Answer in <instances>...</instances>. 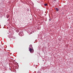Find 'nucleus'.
I'll list each match as a JSON object with an SVG mask.
<instances>
[{"label":"nucleus","instance_id":"1","mask_svg":"<svg viewBox=\"0 0 73 73\" xmlns=\"http://www.w3.org/2000/svg\"><path fill=\"white\" fill-rule=\"evenodd\" d=\"M29 51H30V53H33V51H34V50H33V49L32 50V48H29Z\"/></svg>","mask_w":73,"mask_h":73},{"label":"nucleus","instance_id":"2","mask_svg":"<svg viewBox=\"0 0 73 73\" xmlns=\"http://www.w3.org/2000/svg\"><path fill=\"white\" fill-rule=\"evenodd\" d=\"M55 10H56V11L57 12H58V11H59V9H58V8H55Z\"/></svg>","mask_w":73,"mask_h":73},{"label":"nucleus","instance_id":"3","mask_svg":"<svg viewBox=\"0 0 73 73\" xmlns=\"http://www.w3.org/2000/svg\"><path fill=\"white\" fill-rule=\"evenodd\" d=\"M44 6H47V5H48V4H47V3L45 4H44Z\"/></svg>","mask_w":73,"mask_h":73},{"label":"nucleus","instance_id":"4","mask_svg":"<svg viewBox=\"0 0 73 73\" xmlns=\"http://www.w3.org/2000/svg\"><path fill=\"white\" fill-rule=\"evenodd\" d=\"M30 46H32V45H30Z\"/></svg>","mask_w":73,"mask_h":73},{"label":"nucleus","instance_id":"5","mask_svg":"<svg viewBox=\"0 0 73 73\" xmlns=\"http://www.w3.org/2000/svg\"><path fill=\"white\" fill-rule=\"evenodd\" d=\"M56 0H54V1H56Z\"/></svg>","mask_w":73,"mask_h":73},{"label":"nucleus","instance_id":"6","mask_svg":"<svg viewBox=\"0 0 73 73\" xmlns=\"http://www.w3.org/2000/svg\"><path fill=\"white\" fill-rule=\"evenodd\" d=\"M70 28H72V27H70Z\"/></svg>","mask_w":73,"mask_h":73}]
</instances>
